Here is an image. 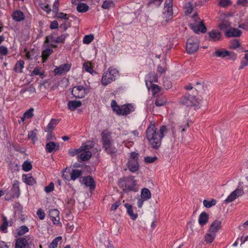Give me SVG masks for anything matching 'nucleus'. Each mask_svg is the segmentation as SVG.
<instances>
[{
  "instance_id": "obj_1",
  "label": "nucleus",
  "mask_w": 248,
  "mask_h": 248,
  "mask_svg": "<svg viewBox=\"0 0 248 248\" xmlns=\"http://www.w3.org/2000/svg\"><path fill=\"white\" fill-rule=\"evenodd\" d=\"M167 132L165 125L161 126L159 131H157L155 124H150L146 130V137L151 146L154 148L159 147L161 144V139Z\"/></svg>"
},
{
  "instance_id": "obj_2",
  "label": "nucleus",
  "mask_w": 248,
  "mask_h": 248,
  "mask_svg": "<svg viewBox=\"0 0 248 248\" xmlns=\"http://www.w3.org/2000/svg\"><path fill=\"white\" fill-rule=\"evenodd\" d=\"M111 107L113 110L118 115H126L130 112L134 111L135 107L132 104H127L123 106H118L115 100H112L111 102Z\"/></svg>"
},
{
  "instance_id": "obj_3",
  "label": "nucleus",
  "mask_w": 248,
  "mask_h": 248,
  "mask_svg": "<svg viewBox=\"0 0 248 248\" xmlns=\"http://www.w3.org/2000/svg\"><path fill=\"white\" fill-rule=\"evenodd\" d=\"M94 145L93 141H91V140L82 144L81 146L79 147L78 160H81V161L88 160L92 155V152L90 151V149L93 147Z\"/></svg>"
},
{
  "instance_id": "obj_4",
  "label": "nucleus",
  "mask_w": 248,
  "mask_h": 248,
  "mask_svg": "<svg viewBox=\"0 0 248 248\" xmlns=\"http://www.w3.org/2000/svg\"><path fill=\"white\" fill-rule=\"evenodd\" d=\"M137 182L135 179L134 176H128L119 180V185L125 191L129 190H137Z\"/></svg>"
},
{
  "instance_id": "obj_5",
  "label": "nucleus",
  "mask_w": 248,
  "mask_h": 248,
  "mask_svg": "<svg viewBox=\"0 0 248 248\" xmlns=\"http://www.w3.org/2000/svg\"><path fill=\"white\" fill-rule=\"evenodd\" d=\"M119 76V70L115 68H109L103 74L101 79L102 83L104 86H106L109 83H111L114 80H116Z\"/></svg>"
},
{
  "instance_id": "obj_6",
  "label": "nucleus",
  "mask_w": 248,
  "mask_h": 248,
  "mask_svg": "<svg viewBox=\"0 0 248 248\" xmlns=\"http://www.w3.org/2000/svg\"><path fill=\"white\" fill-rule=\"evenodd\" d=\"M127 166L132 172L139 170V154L138 152H131L127 157Z\"/></svg>"
},
{
  "instance_id": "obj_7",
  "label": "nucleus",
  "mask_w": 248,
  "mask_h": 248,
  "mask_svg": "<svg viewBox=\"0 0 248 248\" xmlns=\"http://www.w3.org/2000/svg\"><path fill=\"white\" fill-rule=\"evenodd\" d=\"M102 140L103 146L105 150L108 153H115L117 151L113 141L111 140V136L108 132H103L102 134Z\"/></svg>"
},
{
  "instance_id": "obj_8",
  "label": "nucleus",
  "mask_w": 248,
  "mask_h": 248,
  "mask_svg": "<svg viewBox=\"0 0 248 248\" xmlns=\"http://www.w3.org/2000/svg\"><path fill=\"white\" fill-rule=\"evenodd\" d=\"M192 18L194 23L189 24L191 29H192L193 31L197 33H198L199 31L205 32L207 29L202 21H201V19L199 18L198 16H196V15H194V16H192Z\"/></svg>"
},
{
  "instance_id": "obj_9",
  "label": "nucleus",
  "mask_w": 248,
  "mask_h": 248,
  "mask_svg": "<svg viewBox=\"0 0 248 248\" xmlns=\"http://www.w3.org/2000/svg\"><path fill=\"white\" fill-rule=\"evenodd\" d=\"M152 194L150 190L148 188H142L140 191V197L138 198L137 205L141 208L145 201L151 198Z\"/></svg>"
},
{
  "instance_id": "obj_10",
  "label": "nucleus",
  "mask_w": 248,
  "mask_h": 248,
  "mask_svg": "<svg viewBox=\"0 0 248 248\" xmlns=\"http://www.w3.org/2000/svg\"><path fill=\"white\" fill-rule=\"evenodd\" d=\"M199 47V44L197 39H193V38H189L188 39L186 45V50L189 53H193V52L198 51Z\"/></svg>"
},
{
  "instance_id": "obj_11",
  "label": "nucleus",
  "mask_w": 248,
  "mask_h": 248,
  "mask_svg": "<svg viewBox=\"0 0 248 248\" xmlns=\"http://www.w3.org/2000/svg\"><path fill=\"white\" fill-rule=\"evenodd\" d=\"M88 90L82 85H78L73 87L72 90L73 95L76 97H83L87 94Z\"/></svg>"
},
{
  "instance_id": "obj_12",
  "label": "nucleus",
  "mask_w": 248,
  "mask_h": 248,
  "mask_svg": "<svg viewBox=\"0 0 248 248\" xmlns=\"http://www.w3.org/2000/svg\"><path fill=\"white\" fill-rule=\"evenodd\" d=\"M173 0H166L164 8V16L167 18H171L173 13Z\"/></svg>"
},
{
  "instance_id": "obj_13",
  "label": "nucleus",
  "mask_w": 248,
  "mask_h": 248,
  "mask_svg": "<svg viewBox=\"0 0 248 248\" xmlns=\"http://www.w3.org/2000/svg\"><path fill=\"white\" fill-rule=\"evenodd\" d=\"M180 102L182 104H184V105H186V106L197 105L199 103V102L196 97L191 96V95L182 97L180 100Z\"/></svg>"
},
{
  "instance_id": "obj_14",
  "label": "nucleus",
  "mask_w": 248,
  "mask_h": 248,
  "mask_svg": "<svg viewBox=\"0 0 248 248\" xmlns=\"http://www.w3.org/2000/svg\"><path fill=\"white\" fill-rule=\"evenodd\" d=\"M71 67L70 64H62L60 65L59 67H56L54 70V73L55 75H62V74H66L67 72L70 70Z\"/></svg>"
},
{
  "instance_id": "obj_15",
  "label": "nucleus",
  "mask_w": 248,
  "mask_h": 248,
  "mask_svg": "<svg viewBox=\"0 0 248 248\" xmlns=\"http://www.w3.org/2000/svg\"><path fill=\"white\" fill-rule=\"evenodd\" d=\"M158 79V77L157 75H155L154 73H149L146 75L145 77L146 85L147 89H150V87L152 89V85H153V82H157Z\"/></svg>"
},
{
  "instance_id": "obj_16",
  "label": "nucleus",
  "mask_w": 248,
  "mask_h": 248,
  "mask_svg": "<svg viewBox=\"0 0 248 248\" xmlns=\"http://www.w3.org/2000/svg\"><path fill=\"white\" fill-rule=\"evenodd\" d=\"M243 193V191L242 189H239V188H237V189L234 190V191H233L229 196H228V197L225 200V202L228 203V202H232V201H234L235 199L239 197L240 195H242Z\"/></svg>"
},
{
  "instance_id": "obj_17",
  "label": "nucleus",
  "mask_w": 248,
  "mask_h": 248,
  "mask_svg": "<svg viewBox=\"0 0 248 248\" xmlns=\"http://www.w3.org/2000/svg\"><path fill=\"white\" fill-rule=\"evenodd\" d=\"M60 212L58 209H51L49 212V215L54 224L58 225L60 223Z\"/></svg>"
},
{
  "instance_id": "obj_18",
  "label": "nucleus",
  "mask_w": 248,
  "mask_h": 248,
  "mask_svg": "<svg viewBox=\"0 0 248 248\" xmlns=\"http://www.w3.org/2000/svg\"><path fill=\"white\" fill-rule=\"evenodd\" d=\"M215 53L217 56H221V57L228 56L229 58L232 59H235L237 57V55L234 52L228 51V50H217Z\"/></svg>"
},
{
  "instance_id": "obj_19",
  "label": "nucleus",
  "mask_w": 248,
  "mask_h": 248,
  "mask_svg": "<svg viewBox=\"0 0 248 248\" xmlns=\"http://www.w3.org/2000/svg\"><path fill=\"white\" fill-rule=\"evenodd\" d=\"M208 39L210 41H219L220 38H221V33L218 31V30H211L208 33Z\"/></svg>"
},
{
  "instance_id": "obj_20",
  "label": "nucleus",
  "mask_w": 248,
  "mask_h": 248,
  "mask_svg": "<svg viewBox=\"0 0 248 248\" xmlns=\"http://www.w3.org/2000/svg\"><path fill=\"white\" fill-rule=\"evenodd\" d=\"M15 248H29V244L26 238H19L16 242Z\"/></svg>"
},
{
  "instance_id": "obj_21",
  "label": "nucleus",
  "mask_w": 248,
  "mask_h": 248,
  "mask_svg": "<svg viewBox=\"0 0 248 248\" xmlns=\"http://www.w3.org/2000/svg\"><path fill=\"white\" fill-rule=\"evenodd\" d=\"M212 229L214 234V239H215L217 233L220 228L222 227V222L220 219H215L212 223Z\"/></svg>"
},
{
  "instance_id": "obj_22",
  "label": "nucleus",
  "mask_w": 248,
  "mask_h": 248,
  "mask_svg": "<svg viewBox=\"0 0 248 248\" xmlns=\"http://www.w3.org/2000/svg\"><path fill=\"white\" fill-rule=\"evenodd\" d=\"M204 239L206 242H208L209 243H212L213 241L214 240V234L213 233V229L212 223H211V225L209 227V229L207 232V233L204 236Z\"/></svg>"
},
{
  "instance_id": "obj_23",
  "label": "nucleus",
  "mask_w": 248,
  "mask_h": 248,
  "mask_svg": "<svg viewBox=\"0 0 248 248\" xmlns=\"http://www.w3.org/2000/svg\"><path fill=\"white\" fill-rule=\"evenodd\" d=\"M39 5L46 13H50L51 9L49 5L50 0H39Z\"/></svg>"
},
{
  "instance_id": "obj_24",
  "label": "nucleus",
  "mask_w": 248,
  "mask_h": 248,
  "mask_svg": "<svg viewBox=\"0 0 248 248\" xmlns=\"http://www.w3.org/2000/svg\"><path fill=\"white\" fill-rule=\"evenodd\" d=\"M12 16L16 21H21V20H23L25 18L24 13L21 11H19V10L14 11L12 14Z\"/></svg>"
},
{
  "instance_id": "obj_25",
  "label": "nucleus",
  "mask_w": 248,
  "mask_h": 248,
  "mask_svg": "<svg viewBox=\"0 0 248 248\" xmlns=\"http://www.w3.org/2000/svg\"><path fill=\"white\" fill-rule=\"evenodd\" d=\"M241 32L237 29V28H232L231 27V24L230 23V26L226 32V35L228 37H232V36H240L241 35Z\"/></svg>"
},
{
  "instance_id": "obj_26",
  "label": "nucleus",
  "mask_w": 248,
  "mask_h": 248,
  "mask_svg": "<svg viewBox=\"0 0 248 248\" xmlns=\"http://www.w3.org/2000/svg\"><path fill=\"white\" fill-rule=\"evenodd\" d=\"M82 182L86 186H88L90 188H93L95 186V183L94 180L90 176L84 177Z\"/></svg>"
},
{
  "instance_id": "obj_27",
  "label": "nucleus",
  "mask_w": 248,
  "mask_h": 248,
  "mask_svg": "<svg viewBox=\"0 0 248 248\" xmlns=\"http://www.w3.org/2000/svg\"><path fill=\"white\" fill-rule=\"evenodd\" d=\"M83 68L84 70L87 72H89L90 74H92V75H94V74H96V73L95 70L93 69L92 62H89V61L84 62L83 64Z\"/></svg>"
},
{
  "instance_id": "obj_28",
  "label": "nucleus",
  "mask_w": 248,
  "mask_h": 248,
  "mask_svg": "<svg viewBox=\"0 0 248 248\" xmlns=\"http://www.w3.org/2000/svg\"><path fill=\"white\" fill-rule=\"evenodd\" d=\"M209 219V215L206 212H202L199 217L198 222L201 225H204L207 223Z\"/></svg>"
},
{
  "instance_id": "obj_29",
  "label": "nucleus",
  "mask_w": 248,
  "mask_h": 248,
  "mask_svg": "<svg viewBox=\"0 0 248 248\" xmlns=\"http://www.w3.org/2000/svg\"><path fill=\"white\" fill-rule=\"evenodd\" d=\"M82 105L81 102L80 101H69L68 103V107L69 109L71 110H75L76 108L78 107H80Z\"/></svg>"
},
{
  "instance_id": "obj_30",
  "label": "nucleus",
  "mask_w": 248,
  "mask_h": 248,
  "mask_svg": "<svg viewBox=\"0 0 248 248\" xmlns=\"http://www.w3.org/2000/svg\"><path fill=\"white\" fill-rule=\"evenodd\" d=\"M124 206L126 208L127 213L129 216H130L132 219L135 220V219L137 218L138 216L137 214H136V213H134L133 212V206L130 205V204H127V203L124 204Z\"/></svg>"
},
{
  "instance_id": "obj_31",
  "label": "nucleus",
  "mask_w": 248,
  "mask_h": 248,
  "mask_svg": "<svg viewBox=\"0 0 248 248\" xmlns=\"http://www.w3.org/2000/svg\"><path fill=\"white\" fill-rule=\"evenodd\" d=\"M53 52V49L49 47V46H47L46 45H44L43 46V50L42 52V57L43 59H47L48 58L49 55L52 53Z\"/></svg>"
},
{
  "instance_id": "obj_32",
  "label": "nucleus",
  "mask_w": 248,
  "mask_h": 248,
  "mask_svg": "<svg viewBox=\"0 0 248 248\" xmlns=\"http://www.w3.org/2000/svg\"><path fill=\"white\" fill-rule=\"evenodd\" d=\"M22 178L24 182L29 184V185H33L36 183V181L31 175H28V174H24L22 176Z\"/></svg>"
},
{
  "instance_id": "obj_33",
  "label": "nucleus",
  "mask_w": 248,
  "mask_h": 248,
  "mask_svg": "<svg viewBox=\"0 0 248 248\" xmlns=\"http://www.w3.org/2000/svg\"><path fill=\"white\" fill-rule=\"evenodd\" d=\"M25 62L24 60H18L15 66L14 70L18 73H22L24 67Z\"/></svg>"
},
{
  "instance_id": "obj_34",
  "label": "nucleus",
  "mask_w": 248,
  "mask_h": 248,
  "mask_svg": "<svg viewBox=\"0 0 248 248\" xmlns=\"http://www.w3.org/2000/svg\"><path fill=\"white\" fill-rule=\"evenodd\" d=\"M28 231H29V228L25 225H23L16 230V235H22L28 232Z\"/></svg>"
},
{
  "instance_id": "obj_35",
  "label": "nucleus",
  "mask_w": 248,
  "mask_h": 248,
  "mask_svg": "<svg viewBox=\"0 0 248 248\" xmlns=\"http://www.w3.org/2000/svg\"><path fill=\"white\" fill-rule=\"evenodd\" d=\"M82 174V170H72L70 172V179L71 180H75L80 177Z\"/></svg>"
},
{
  "instance_id": "obj_36",
  "label": "nucleus",
  "mask_w": 248,
  "mask_h": 248,
  "mask_svg": "<svg viewBox=\"0 0 248 248\" xmlns=\"http://www.w3.org/2000/svg\"><path fill=\"white\" fill-rule=\"evenodd\" d=\"M58 123V121L57 120V119H51L49 123L46 126L45 129V131L46 132H50V131H51V130H53L54 128H55Z\"/></svg>"
},
{
  "instance_id": "obj_37",
  "label": "nucleus",
  "mask_w": 248,
  "mask_h": 248,
  "mask_svg": "<svg viewBox=\"0 0 248 248\" xmlns=\"http://www.w3.org/2000/svg\"><path fill=\"white\" fill-rule=\"evenodd\" d=\"M57 145L55 142H48L46 145V150L47 152H53L56 150Z\"/></svg>"
},
{
  "instance_id": "obj_38",
  "label": "nucleus",
  "mask_w": 248,
  "mask_h": 248,
  "mask_svg": "<svg viewBox=\"0 0 248 248\" xmlns=\"http://www.w3.org/2000/svg\"><path fill=\"white\" fill-rule=\"evenodd\" d=\"M79 3H78L77 9L79 12H85L89 9V6L86 3H83L81 1H79Z\"/></svg>"
},
{
  "instance_id": "obj_39",
  "label": "nucleus",
  "mask_w": 248,
  "mask_h": 248,
  "mask_svg": "<svg viewBox=\"0 0 248 248\" xmlns=\"http://www.w3.org/2000/svg\"><path fill=\"white\" fill-rule=\"evenodd\" d=\"M167 102V99L165 97H158L155 101V104L156 106H163Z\"/></svg>"
},
{
  "instance_id": "obj_40",
  "label": "nucleus",
  "mask_w": 248,
  "mask_h": 248,
  "mask_svg": "<svg viewBox=\"0 0 248 248\" xmlns=\"http://www.w3.org/2000/svg\"><path fill=\"white\" fill-rule=\"evenodd\" d=\"M33 108H30L29 110H27L24 113L23 117H22V121H24L25 119H29V118H31V117L33 115Z\"/></svg>"
},
{
  "instance_id": "obj_41",
  "label": "nucleus",
  "mask_w": 248,
  "mask_h": 248,
  "mask_svg": "<svg viewBox=\"0 0 248 248\" xmlns=\"http://www.w3.org/2000/svg\"><path fill=\"white\" fill-rule=\"evenodd\" d=\"M62 237L61 236H59L58 237H56L53 240L52 242L49 244L48 247L49 248H56L58 247V244L61 240Z\"/></svg>"
},
{
  "instance_id": "obj_42",
  "label": "nucleus",
  "mask_w": 248,
  "mask_h": 248,
  "mask_svg": "<svg viewBox=\"0 0 248 248\" xmlns=\"http://www.w3.org/2000/svg\"><path fill=\"white\" fill-rule=\"evenodd\" d=\"M216 203H217V201L215 199H214V198L210 200L204 199L203 201V204L205 207H212L213 205H215Z\"/></svg>"
},
{
  "instance_id": "obj_43",
  "label": "nucleus",
  "mask_w": 248,
  "mask_h": 248,
  "mask_svg": "<svg viewBox=\"0 0 248 248\" xmlns=\"http://www.w3.org/2000/svg\"><path fill=\"white\" fill-rule=\"evenodd\" d=\"M114 5L115 4L113 0H106L103 1L102 7L103 8H107L108 9V8H111V7H113Z\"/></svg>"
},
{
  "instance_id": "obj_44",
  "label": "nucleus",
  "mask_w": 248,
  "mask_h": 248,
  "mask_svg": "<svg viewBox=\"0 0 248 248\" xmlns=\"http://www.w3.org/2000/svg\"><path fill=\"white\" fill-rule=\"evenodd\" d=\"M32 167V164L31 161H25L22 165V169L25 171H29L31 170Z\"/></svg>"
},
{
  "instance_id": "obj_45",
  "label": "nucleus",
  "mask_w": 248,
  "mask_h": 248,
  "mask_svg": "<svg viewBox=\"0 0 248 248\" xmlns=\"http://www.w3.org/2000/svg\"><path fill=\"white\" fill-rule=\"evenodd\" d=\"M218 27L220 30H225L226 33V32L229 30L230 27V23H229L228 21H224V22L219 24Z\"/></svg>"
},
{
  "instance_id": "obj_46",
  "label": "nucleus",
  "mask_w": 248,
  "mask_h": 248,
  "mask_svg": "<svg viewBox=\"0 0 248 248\" xmlns=\"http://www.w3.org/2000/svg\"><path fill=\"white\" fill-rule=\"evenodd\" d=\"M93 34H86V35H84L83 38V43L89 44L90 42H93Z\"/></svg>"
},
{
  "instance_id": "obj_47",
  "label": "nucleus",
  "mask_w": 248,
  "mask_h": 248,
  "mask_svg": "<svg viewBox=\"0 0 248 248\" xmlns=\"http://www.w3.org/2000/svg\"><path fill=\"white\" fill-rule=\"evenodd\" d=\"M56 38H55L54 35H48V36H46L45 40V43H49L50 45H52V46H56L55 45V40Z\"/></svg>"
},
{
  "instance_id": "obj_48",
  "label": "nucleus",
  "mask_w": 248,
  "mask_h": 248,
  "mask_svg": "<svg viewBox=\"0 0 248 248\" xmlns=\"http://www.w3.org/2000/svg\"><path fill=\"white\" fill-rule=\"evenodd\" d=\"M33 75H39L41 78H44L45 77L44 71H42L38 67H36L32 71L31 75L33 76Z\"/></svg>"
},
{
  "instance_id": "obj_49",
  "label": "nucleus",
  "mask_w": 248,
  "mask_h": 248,
  "mask_svg": "<svg viewBox=\"0 0 248 248\" xmlns=\"http://www.w3.org/2000/svg\"><path fill=\"white\" fill-rule=\"evenodd\" d=\"M241 44L240 42H239L238 40H236V39L232 40L230 44V47L232 48V49H237V48H239Z\"/></svg>"
},
{
  "instance_id": "obj_50",
  "label": "nucleus",
  "mask_w": 248,
  "mask_h": 248,
  "mask_svg": "<svg viewBox=\"0 0 248 248\" xmlns=\"http://www.w3.org/2000/svg\"><path fill=\"white\" fill-rule=\"evenodd\" d=\"M59 0H55L53 5V11L55 13L56 16H58L59 10Z\"/></svg>"
},
{
  "instance_id": "obj_51",
  "label": "nucleus",
  "mask_w": 248,
  "mask_h": 248,
  "mask_svg": "<svg viewBox=\"0 0 248 248\" xmlns=\"http://www.w3.org/2000/svg\"><path fill=\"white\" fill-rule=\"evenodd\" d=\"M8 223L7 219L5 217H3V221L1 225L0 226V229L3 232H6Z\"/></svg>"
},
{
  "instance_id": "obj_52",
  "label": "nucleus",
  "mask_w": 248,
  "mask_h": 248,
  "mask_svg": "<svg viewBox=\"0 0 248 248\" xmlns=\"http://www.w3.org/2000/svg\"><path fill=\"white\" fill-rule=\"evenodd\" d=\"M28 137L30 139H31L33 141V143L37 140L36 138V130H33L32 131H30L28 134Z\"/></svg>"
},
{
  "instance_id": "obj_53",
  "label": "nucleus",
  "mask_w": 248,
  "mask_h": 248,
  "mask_svg": "<svg viewBox=\"0 0 248 248\" xmlns=\"http://www.w3.org/2000/svg\"><path fill=\"white\" fill-rule=\"evenodd\" d=\"M193 6L191 3H186L185 6V12L186 14H189L192 12Z\"/></svg>"
},
{
  "instance_id": "obj_54",
  "label": "nucleus",
  "mask_w": 248,
  "mask_h": 248,
  "mask_svg": "<svg viewBox=\"0 0 248 248\" xmlns=\"http://www.w3.org/2000/svg\"><path fill=\"white\" fill-rule=\"evenodd\" d=\"M12 190L13 191L15 192V193L14 194V196H16V197H18V196H19L20 194L19 186H18V185H16V184H14L13 186Z\"/></svg>"
},
{
  "instance_id": "obj_55",
  "label": "nucleus",
  "mask_w": 248,
  "mask_h": 248,
  "mask_svg": "<svg viewBox=\"0 0 248 248\" xmlns=\"http://www.w3.org/2000/svg\"><path fill=\"white\" fill-rule=\"evenodd\" d=\"M54 187L55 186L54 183H52V182H51V183H50L48 186H45V191H46V192L48 193V192H50V191H52V190H54Z\"/></svg>"
},
{
  "instance_id": "obj_56",
  "label": "nucleus",
  "mask_w": 248,
  "mask_h": 248,
  "mask_svg": "<svg viewBox=\"0 0 248 248\" xmlns=\"http://www.w3.org/2000/svg\"><path fill=\"white\" fill-rule=\"evenodd\" d=\"M157 158L156 156H146L144 158V161L146 163H153V162L155 161Z\"/></svg>"
},
{
  "instance_id": "obj_57",
  "label": "nucleus",
  "mask_w": 248,
  "mask_h": 248,
  "mask_svg": "<svg viewBox=\"0 0 248 248\" xmlns=\"http://www.w3.org/2000/svg\"><path fill=\"white\" fill-rule=\"evenodd\" d=\"M68 153L71 155H77L78 159V155H79V148L78 149H70V150H69Z\"/></svg>"
},
{
  "instance_id": "obj_58",
  "label": "nucleus",
  "mask_w": 248,
  "mask_h": 248,
  "mask_svg": "<svg viewBox=\"0 0 248 248\" xmlns=\"http://www.w3.org/2000/svg\"><path fill=\"white\" fill-rule=\"evenodd\" d=\"M232 4L231 0H219L218 4L221 6H227Z\"/></svg>"
},
{
  "instance_id": "obj_59",
  "label": "nucleus",
  "mask_w": 248,
  "mask_h": 248,
  "mask_svg": "<svg viewBox=\"0 0 248 248\" xmlns=\"http://www.w3.org/2000/svg\"><path fill=\"white\" fill-rule=\"evenodd\" d=\"M67 34H65V33H63V34H61L56 37L55 39V42H63L65 41L66 37Z\"/></svg>"
},
{
  "instance_id": "obj_60",
  "label": "nucleus",
  "mask_w": 248,
  "mask_h": 248,
  "mask_svg": "<svg viewBox=\"0 0 248 248\" xmlns=\"http://www.w3.org/2000/svg\"><path fill=\"white\" fill-rule=\"evenodd\" d=\"M160 88L158 85H156V84H152V92L153 93V95H155L156 93L159 92L160 91Z\"/></svg>"
},
{
  "instance_id": "obj_61",
  "label": "nucleus",
  "mask_w": 248,
  "mask_h": 248,
  "mask_svg": "<svg viewBox=\"0 0 248 248\" xmlns=\"http://www.w3.org/2000/svg\"><path fill=\"white\" fill-rule=\"evenodd\" d=\"M166 70V68H163V67H162V66H158L157 68V73L156 75L158 78L159 76H160V75H162V74H163L164 72Z\"/></svg>"
},
{
  "instance_id": "obj_62",
  "label": "nucleus",
  "mask_w": 248,
  "mask_h": 248,
  "mask_svg": "<svg viewBox=\"0 0 248 248\" xmlns=\"http://www.w3.org/2000/svg\"><path fill=\"white\" fill-rule=\"evenodd\" d=\"M37 215L39 217L40 219H44L45 217V214L44 210H42L41 208H39L37 211Z\"/></svg>"
},
{
  "instance_id": "obj_63",
  "label": "nucleus",
  "mask_w": 248,
  "mask_h": 248,
  "mask_svg": "<svg viewBox=\"0 0 248 248\" xmlns=\"http://www.w3.org/2000/svg\"><path fill=\"white\" fill-rule=\"evenodd\" d=\"M69 171H68L67 168L63 170L62 172V177L65 180H69Z\"/></svg>"
},
{
  "instance_id": "obj_64",
  "label": "nucleus",
  "mask_w": 248,
  "mask_h": 248,
  "mask_svg": "<svg viewBox=\"0 0 248 248\" xmlns=\"http://www.w3.org/2000/svg\"><path fill=\"white\" fill-rule=\"evenodd\" d=\"M8 52V50L6 46H0V53L1 54H6Z\"/></svg>"
}]
</instances>
